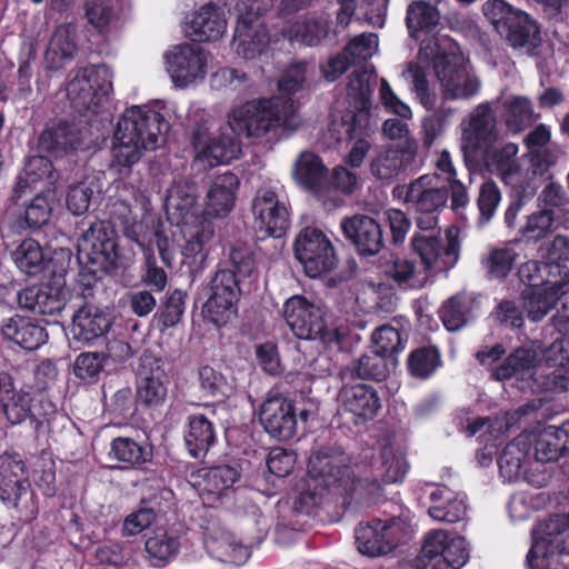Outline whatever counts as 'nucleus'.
<instances>
[{
  "label": "nucleus",
  "instance_id": "53",
  "mask_svg": "<svg viewBox=\"0 0 569 569\" xmlns=\"http://www.w3.org/2000/svg\"><path fill=\"white\" fill-rule=\"evenodd\" d=\"M206 547L214 558L223 562L240 563L248 557L247 549L236 542L234 537L229 532L209 537L206 540Z\"/></svg>",
  "mask_w": 569,
  "mask_h": 569
},
{
  "label": "nucleus",
  "instance_id": "8",
  "mask_svg": "<svg viewBox=\"0 0 569 569\" xmlns=\"http://www.w3.org/2000/svg\"><path fill=\"white\" fill-rule=\"evenodd\" d=\"M283 316L299 339L319 340L326 346L339 345L343 332L330 322L326 310L303 296H292L283 305Z\"/></svg>",
  "mask_w": 569,
  "mask_h": 569
},
{
  "label": "nucleus",
  "instance_id": "14",
  "mask_svg": "<svg viewBox=\"0 0 569 569\" xmlns=\"http://www.w3.org/2000/svg\"><path fill=\"white\" fill-rule=\"evenodd\" d=\"M211 54L197 43H180L163 53L164 68L174 87L184 89L202 81Z\"/></svg>",
  "mask_w": 569,
  "mask_h": 569
},
{
  "label": "nucleus",
  "instance_id": "12",
  "mask_svg": "<svg viewBox=\"0 0 569 569\" xmlns=\"http://www.w3.org/2000/svg\"><path fill=\"white\" fill-rule=\"evenodd\" d=\"M445 100L469 99L480 90V80L457 52H437L432 59Z\"/></svg>",
  "mask_w": 569,
  "mask_h": 569
},
{
  "label": "nucleus",
  "instance_id": "18",
  "mask_svg": "<svg viewBox=\"0 0 569 569\" xmlns=\"http://www.w3.org/2000/svg\"><path fill=\"white\" fill-rule=\"evenodd\" d=\"M0 498L24 511L27 519L36 515L37 508L24 463L18 455L0 456Z\"/></svg>",
  "mask_w": 569,
  "mask_h": 569
},
{
  "label": "nucleus",
  "instance_id": "39",
  "mask_svg": "<svg viewBox=\"0 0 569 569\" xmlns=\"http://www.w3.org/2000/svg\"><path fill=\"white\" fill-rule=\"evenodd\" d=\"M292 174L298 184L318 192L327 180L328 169L317 154L302 151L295 161Z\"/></svg>",
  "mask_w": 569,
  "mask_h": 569
},
{
  "label": "nucleus",
  "instance_id": "42",
  "mask_svg": "<svg viewBox=\"0 0 569 569\" xmlns=\"http://www.w3.org/2000/svg\"><path fill=\"white\" fill-rule=\"evenodd\" d=\"M74 34L76 27L72 24L57 27L46 51V61L50 69L61 68L64 61L73 57L77 51Z\"/></svg>",
  "mask_w": 569,
  "mask_h": 569
},
{
  "label": "nucleus",
  "instance_id": "38",
  "mask_svg": "<svg viewBox=\"0 0 569 569\" xmlns=\"http://www.w3.org/2000/svg\"><path fill=\"white\" fill-rule=\"evenodd\" d=\"M429 496L432 506L429 507L428 513L431 518L450 523L465 518L467 506L462 496L443 486L435 487Z\"/></svg>",
  "mask_w": 569,
  "mask_h": 569
},
{
  "label": "nucleus",
  "instance_id": "3",
  "mask_svg": "<svg viewBox=\"0 0 569 569\" xmlns=\"http://www.w3.org/2000/svg\"><path fill=\"white\" fill-rule=\"evenodd\" d=\"M170 124L164 116L147 106H132L118 121L112 139L111 166L121 173L137 163L144 150L164 143Z\"/></svg>",
  "mask_w": 569,
  "mask_h": 569
},
{
  "label": "nucleus",
  "instance_id": "41",
  "mask_svg": "<svg viewBox=\"0 0 569 569\" xmlns=\"http://www.w3.org/2000/svg\"><path fill=\"white\" fill-rule=\"evenodd\" d=\"M214 440L216 431L211 421L203 415L189 417L188 429L184 433V443L193 458L204 456Z\"/></svg>",
  "mask_w": 569,
  "mask_h": 569
},
{
  "label": "nucleus",
  "instance_id": "15",
  "mask_svg": "<svg viewBox=\"0 0 569 569\" xmlns=\"http://www.w3.org/2000/svg\"><path fill=\"white\" fill-rule=\"evenodd\" d=\"M266 8L259 1L241 2L238 4V21L236 24L232 48L236 54L244 60H251L264 52L270 38L267 27L260 20V13Z\"/></svg>",
  "mask_w": 569,
  "mask_h": 569
},
{
  "label": "nucleus",
  "instance_id": "11",
  "mask_svg": "<svg viewBox=\"0 0 569 569\" xmlns=\"http://www.w3.org/2000/svg\"><path fill=\"white\" fill-rule=\"evenodd\" d=\"M459 228L451 226L446 230V243L439 232H415L411 248L420 258L422 269L428 277L453 268L459 260Z\"/></svg>",
  "mask_w": 569,
  "mask_h": 569
},
{
  "label": "nucleus",
  "instance_id": "62",
  "mask_svg": "<svg viewBox=\"0 0 569 569\" xmlns=\"http://www.w3.org/2000/svg\"><path fill=\"white\" fill-rule=\"evenodd\" d=\"M351 376L361 379L382 380L388 375V363L386 357L375 351L359 358L351 368H347Z\"/></svg>",
  "mask_w": 569,
  "mask_h": 569
},
{
  "label": "nucleus",
  "instance_id": "4",
  "mask_svg": "<svg viewBox=\"0 0 569 569\" xmlns=\"http://www.w3.org/2000/svg\"><path fill=\"white\" fill-rule=\"evenodd\" d=\"M546 365L538 361V347L523 346L510 353L506 360L495 368L492 376L496 380L511 377H527L538 382V373L546 379L539 383L542 389H569V357L563 353V342L557 340L543 352Z\"/></svg>",
  "mask_w": 569,
  "mask_h": 569
},
{
  "label": "nucleus",
  "instance_id": "16",
  "mask_svg": "<svg viewBox=\"0 0 569 569\" xmlns=\"http://www.w3.org/2000/svg\"><path fill=\"white\" fill-rule=\"evenodd\" d=\"M194 162L203 169L230 162L241 152L240 142L232 134L230 127L226 132L212 131L207 121L199 124L193 134Z\"/></svg>",
  "mask_w": 569,
  "mask_h": 569
},
{
  "label": "nucleus",
  "instance_id": "63",
  "mask_svg": "<svg viewBox=\"0 0 569 569\" xmlns=\"http://www.w3.org/2000/svg\"><path fill=\"white\" fill-rule=\"evenodd\" d=\"M470 302L462 296L450 298L440 309L443 326L449 331L459 330L468 320Z\"/></svg>",
  "mask_w": 569,
  "mask_h": 569
},
{
  "label": "nucleus",
  "instance_id": "48",
  "mask_svg": "<svg viewBox=\"0 0 569 569\" xmlns=\"http://www.w3.org/2000/svg\"><path fill=\"white\" fill-rule=\"evenodd\" d=\"M409 159L406 150L386 148L372 159L371 172L380 180H390L406 169Z\"/></svg>",
  "mask_w": 569,
  "mask_h": 569
},
{
  "label": "nucleus",
  "instance_id": "56",
  "mask_svg": "<svg viewBox=\"0 0 569 569\" xmlns=\"http://www.w3.org/2000/svg\"><path fill=\"white\" fill-rule=\"evenodd\" d=\"M163 372L159 367L150 372H140L138 383V398L146 405H159L167 396V388L162 381Z\"/></svg>",
  "mask_w": 569,
  "mask_h": 569
},
{
  "label": "nucleus",
  "instance_id": "37",
  "mask_svg": "<svg viewBox=\"0 0 569 569\" xmlns=\"http://www.w3.org/2000/svg\"><path fill=\"white\" fill-rule=\"evenodd\" d=\"M531 436L522 433L509 442L498 458L500 475L508 481L519 479L529 463Z\"/></svg>",
  "mask_w": 569,
  "mask_h": 569
},
{
  "label": "nucleus",
  "instance_id": "43",
  "mask_svg": "<svg viewBox=\"0 0 569 569\" xmlns=\"http://www.w3.org/2000/svg\"><path fill=\"white\" fill-rule=\"evenodd\" d=\"M80 144L78 131L67 124L49 127L39 138L40 149L56 157H61L69 151L77 150Z\"/></svg>",
  "mask_w": 569,
  "mask_h": 569
},
{
  "label": "nucleus",
  "instance_id": "58",
  "mask_svg": "<svg viewBox=\"0 0 569 569\" xmlns=\"http://www.w3.org/2000/svg\"><path fill=\"white\" fill-rule=\"evenodd\" d=\"M449 535L445 530L430 531L421 549V553L416 562L423 569H440L439 558H442L448 542Z\"/></svg>",
  "mask_w": 569,
  "mask_h": 569
},
{
  "label": "nucleus",
  "instance_id": "28",
  "mask_svg": "<svg viewBox=\"0 0 569 569\" xmlns=\"http://www.w3.org/2000/svg\"><path fill=\"white\" fill-rule=\"evenodd\" d=\"M542 528L543 522L533 530V545L526 558L528 569H557L559 555L569 553V547L562 543L559 535L551 536Z\"/></svg>",
  "mask_w": 569,
  "mask_h": 569
},
{
  "label": "nucleus",
  "instance_id": "50",
  "mask_svg": "<svg viewBox=\"0 0 569 569\" xmlns=\"http://www.w3.org/2000/svg\"><path fill=\"white\" fill-rule=\"evenodd\" d=\"M11 258L17 268L28 274H39L46 266V257L38 241L28 238L11 252Z\"/></svg>",
  "mask_w": 569,
  "mask_h": 569
},
{
  "label": "nucleus",
  "instance_id": "33",
  "mask_svg": "<svg viewBox=\"0 0 569 569\" xmlns=\"http://www.w3.org/2000/svg\"><path fill=\"white\" fill-rule=\"evenodd\" d=\"M110 327L111 320L103 310L94 306H84L74 313L71 332L77 341L92 343Z\"/></svg>",
  "mask_w": 569,
  "mask_h": 569
},
{
  "label": "nucleus",
  "instance_id": "47",
  "mask_svg": "<svg viewBox=\"0 0 569 569\" xmlns=\"http://www.w3.org/2000/svg\"><path fill=\"white\" fill-rule=\"evenodd\" d=\"M356 0H338L341 8L337 14L338 26L345 28L349 24L356 9L362 10L365 18L373 24H382L387 13L388 0H362L355 4Z\"/></svg>",
  "mask_w": 569,
  "mask_h": 569
},
{
  "label": "nucleus",
  "instance_id": "57",
  "mask_svg": "<svg viewBox=\"0 0 569 569\" xmlns=\"http://www.w3.org/2000/svg\"><path fill=\"white\" fill-rule=\"evenodd\" d=\"M440 365V352L435 347L418 348L408 358L409 372L420 379L429 378Z\"/></svg>",
  "mask_w": 569,
  "mask_h": 569
},
{
  "label": "nucleus",
  "instance_id": "36",
  "mask_svg": "<svg viewBox=\"0 0 569 569\" xmlns=\"http://www.w3.org/2000/svg\"><path fill=\"white\" fill-rule=\"evenodd\" d=\"M531 436L535 443V459L549 462L569 451V420L561 426H548L538 436Z\"/></svg>",
  "mask_w": 569,
  "mask_h": 569
},
{
  "label": "nucleus",
  "instance_id": "7",
  "mask_svg": "<svg viewBox=\"0 0 569 569\" xmlns=\"http://www.w3.org/2000/svg\"><path fill=\"white\" fill-rule=\"evenodd\" d=\"M306 486L311 496L338 490L359 493V476L350 467V458L339 448L325 447L313 451L307 467Z\"/></svg>",
  "mask_w": 569,
  "mask_h": 569
},
{
  "label": "nucleus",
  "instance_id": "32",
  "mask_svg": "<svg viewBox=\"0 0 569 569\" xmlns=\"http://www.w3.org/2000/svg\"><path fill=\"white\" fill-rule=\"evenodd\" d=\"M68 300V290L58 287H31L19 293L21 307L34 313L53 316L60 313Z\"/></svg>",
  "mask_w": 569,
  "mask_h": 569
},
{
  "label": "nucleus",
  "instance_id": "51",
  "mask_svg": "<svg viewBox=\"0 0 569 569\" xmlns=\"http://www.w3.org/2000/svg\"><path fill=\"white\" fill-rule=\"evenodd\" d=\"M440 12L432 3L415 0L407 8L406 23L409 34L417 39L422 30H430L439 23Z\"/></svg>",
  "mask_w": 569,
  "mask_h": 569
},
{
  "label": "nucleus",
  "instance_id": "59",
  "mask_svg": "<svg viewBox=\"0 0 569 569\" xmlns=\"http://www.w3.org/2000/svg\"><path fill=\"white\" fill-rule=\"evenodd\" d=\"M54 191L39 192L24 210V222L29 229H40L47 224L52 213Z\"/></svg>",
  "mask_w": 569,
  "mask_h": 569
},
{
  "label": "nucleus",
  "instance_id": "64",
  "mask_svg": "<svg viewBox=\"0 0 569 569\" xmlns=\"http://www.w3.org/2000/svg\"><path fill=\"white\" fill-rule=\"evenodd\" d=\"M199 385L207 397H228L233 391L232 383L209 366L199 369Z\"/></svg>",
  "mask_w": 569,
  "mask_h": 569
},
{
  "label": "nucleus",
  "instance_id": "5",
  "mask_svg": "<svg viewBox=\"0 0 569 569\" xmlns=\"http://www.w3.org/2000/svg\"><path fill=\"white\" fill-rule=\"evenodd\" d=\"M299 124L295 102L282 97L246 102L234 108L229 117L232 132L254 139L278 137L297 129Z\"/></svg>",
  "mask_w": 569,
  "mask_h": 569
},
{
  "label": "nucleus",
  "instance_id": "1",
  "mask_svg": "<svg viewBox=\"0 0 569 569\" xmlns=\"http://www.w3.org/2000/svg\"><path fill=\"white\" fill-rule=\"evenodd\" d=\"M164 209L168 220L178 229L174 241L181 249L182 263L190 272L199 271L207 259L214 226L198 201L196 184L173 181L167 191Z\"/></svg>",
  "mask_w": 569,
  "mask_h": 569
},
{
  "label": "nucleus",
  "instance_id": "9",
  "mask_svg": "<svg viewBox=\"0 0 569 569\" xmlns=\"http://www.w3.org/2000/svg\"><path fill=\"white\" fill-rule=\"evenodd\" d=\"M77 259L80 264L92 267L90 272L98 270L111 272L130 264L131 258L119 252L117 233L103 221L94 222L83 232L77 243Z\"/></svg>",
  "mask_w": 569,
  "mask_h": 569
},
{
  "label": "nucleus",
  "instance_id": "60",
  "mask_svg": "<svg viewBox=\"0 0 569 569\" xmlns=\"http://www.w3.org/2000/svg\"><path fill=\"white\" fill-rule=\"evenodd\" d=\"M519 278L528 287L531 286H546L557 284V281L561 278V270L558 267H549L545 261H528L523 263L519 269Z\"/></svg>",
  "mask_w": 569,
  "mask_h": 569
},
{
  "label": "nucleus",
  "instance_id": "2",
  "mask_svg": "<svg viewBox=\"0 0 569 569\" xmlns=\"http://www.w3.org/2000/svg\"><path fill=\"white\" fill-rule=\"evenodd\" d=\"M376 80L377 74L372 68L353 71L346 91L348 107L345 111L333 113L329 126V133L335 141H349L347 162L352 167H360L371 148L369 137L377 126L370 114Z\"/></svg>",
  "mask_w": 569,
  "mask_h": 569
},
{
  "label": "nucleus",
  "instance_id": "27",
  "mask_svg": "<svg viewBox=\"0 0 569 569\" xmlns=\"http://www.w3.org/2000/svg\"><path fill=\"white\" fill-rule=\"evenodd\" d=\"M239 179L232 172H224L214 177L208 184L206 193L204 214L214 218H224L234 207Z\"/></svg>",
  "mask_w": 569,
  "mask_h": 569
},
{
  "label": "nucleus",
  "instance_id": "55",
  "mask_svg": "<svg viewBox=\"0 0 569 569\" xmlns=\"http://www.w3.org/2000/svg\"><path fill=\"white\" fill-rule=\"evenodd\" d=\"M516 244V242H510L501 248L490 250L483 260V267L491 277L505 278L512 270L519 257Z\"/></svg>",
  "mask_w": 569,
  "mask_h": 569
},
{
  "label": "nucleus",
  "instance_id": "61",
  "mask_svg": "<svg viewBox=\"0 0 569 569\" xmlns=\"http://www.w3.org/2000/svg\"><path fill=\"white\" fill-rule=\"evenodd\" d=\"M238 299L217 298L214 293H210L202 312L204 318L217 327H221L230 322L237 316Z\"/></svg>",
  "mask_w": 569,
  "mask_h": 569
},
{
  "label": "nucleus",
  "instance_id": "31",
  "mask_svg": "<svg viewBox=\"0 0 569 569\" xmlns=\"http://www.w3.org/2000/svg\"><path fill=\"white\" fill-rule=\"evenodd\" d=\"M30 392L14 389L11 375L0 371V410L11 425H19L31 413Z\"/></svg>",
  "mask_w": 569,
  "mask_h": 569
},
{
  "label": "nucleus",
  "instance_id": "45",
  "mask_svg": "<svg viewBox=\"0 0 569 569\" xmlns=\"http://www.w3.org/2000/svg\"><path fill=\"white\" fill-rule=\"evenodd\" d=\"M144 548L152 565L161 567L178 555L180 541L173 532L158 529L146 540Z\"/></svg>",
  "mask_w": 569,
  "mask_h": 569
},
{
  "label": "nucleus",
  "instance_id": "24",
  "mask_svg": "<svg viewBox=\"0 0 569 569\" xmlns=\"http://www.w3.org/2000/svg\"><path fill=\"white\" fill-rule=\"evenodd\" d=\"M228 20L222 7L208 2L197 8L187 21V32L194 41L213 42L227 31Z\"/></svg>",
  "mask_w": 569,
  "mask_h": 569
},
{
  "label": "nucleus",
  "instance_id": "25",
  "mask_svg": "<svg viewBox=\"0 0 569 569\" xmlns=\"http://www.w3.org/2000/svg\"><path fill=\"white\" fill-rule=\"evenodd\" d=\"M408 463L399 446L389 442L381 449V462L372 477L359 476V495H372L379 490V478L386 482H398L403 479Z\"/></svg>",
  "mask_w": 569,
  "mask_h": 569
},
{
  "label": "nucleus",
  "instance_id": "29",
  "mask_svg": "<svg viewBox=\"0 0 569 569\" xmlns=\"http://www.w3.org/2000/svg\"><path fill=\"white\" fill-rule=\"evenodd\" d=\"M496 119L489 104H479L462 123L461 149L467 154L495 137Z\"/></svg>",
  "mask_w": 569,
  "mask_h": 569
},
{
  "label": "nucleus",
  "instance_id": "17",
  "mask_svg": "<svg viewBox=\"0 0 569 569\" xmlns=\"http://www.w3.org/2000/svg\"><path fill=\"white\" fill-rule=\"evenodd\" d=\"M295 254L310 278L331 271L337 256L331 240L317 228L307 227L295 241Z\"/></svg>",
  "mask_w": 569,
  "mask_h": 569
},
{
  "label": "nucleus",
  "instance_id": "34",
  "mask_svg": "<svg viewBox=\"0 0 569 569\" xmlns=\"http://www.w3.org/2000/svg\"><path fill=\"white\" fill-rule=\"evenodd\" d=\"M1 333L6 340L29 351L41 347L48 338L43 327L21 316L3 320Z\"/></svg>",
  "mask_w": 569,
  "mask_h": 569
},
{
  "label": "nucleus",
  "instance_id": "19",
  "mask_svg": "<svg viewBox=\"0 0 569 569\" xmlns=\"http://www.w3.org/2000/svg\"><path fill=\"white\" fill-rule=\"evenodd\" d=\"M112 217L119 221L128 239L143 247L153 223L148 193L136 190L130 200L116 202L112 207Z\"/></svg>",
  "mask_w": 569,
  "mask_h": 569
},
{
  "label": "nucleus",
  "instance_id": "44",
  "mask_svg": "<svg viewBox=\"0 0 569 569\" xmlns=\"http://www.w3.org/2000/svg\"><path fill=\"white\" fill-rule=\"evenodd\" d=\"M385 274L398 286L408 289H420L429 281L428 272L407 258H397L387 263Z\"/></svg>",
  "mask_w": 569,
  "mask_h": 569
},
{
  "label": "nucleus",
  "instance_id": "54",
  "mask_svg": "<svg viewBox=\"0 0 569 569\" xmlns=\"http://www.w3.org/2000/svg\"><path fill=\"white\" fill-rule=\"evenodd\" d=\"M109 457L119 462L134 466L150 459V450L131 438L119 437L112 440Z\"/></svg>",
  "mask_w": 569,
  "mask_h": 569
},
{
  "label": "nucleus",
  "instance_id": "49",
  "mask_svg": "<svg viewBox=\"0 0 569 569\" xmlns=\"http://www.w3.org/2000/svg\"><path fill=\"white\" fill-rule=\"evenodd\" d=\"M507 42L513 48L536 46L539 29L527 13L520 11L517 19H513L499 31Z\"/></svg>",
  "mask_w": 569,
  "mask_h": 569
},
{
  "label": "nucleus",
  "instance_id": "23",
  "mask_svg": "<svg viewBox=\"0 0 569 569\" xmlns=\"http://www.w3.org/2000/svg\"><path fill=\"white\" fill-rule=\"evenodd\" d=\"M264 430L280 440H289L297 432V412L293 402L283 396L267 398L259 411Z\"/></svg>",
  "mask_w": 569,
  "mask_h": 569
},
{
  "label": "nucleus",
  "instance_id": "46",
  "mask_svg": "<svg viewBox=\"0 0 569 569\" xmlns=\"http://www.w3.org/2000/svg\"><path fill=\"white\" fill-rule=\"evenodd\" d=\"M58 172L53 169L51 161L42 156L31 157L26 166L23 176L19 180V188L31 187L42 183L43 190H53L58 180Z\"/></svg>",
  "mask_w": 569,
  "mask_h": 569
},
{
  "label": "nucleus",
  "instance_id": "20",
  "mask_svg": "<svg viewBox=\"0 0 569 569\" xmlns=\"http://www.w3.org/2000/svg\"><path fill=\"white\" fill-rule=\"evenodd\" d=\"M253 229L261 240L280 238L289 226L288 210L271 189H260L253 199Z\"/></svg>",
  "mask_w": 569,
  "mask_h": 569
},
{
  "label": "nucleus",
  "instance_id": "10",
  "mask_svg": "<svg viewBox=\"0 0 569 569\" xmlns=\"http://www.w3.org/2000/svg\"><path fill=\"white\" fill-rule=\"evenodd\" d=\"M112 89V71L102 64L76 70L66 91L77 110L96 112L108 101Z\"/></svg>",
  "mask_w": 569,
  "mask_h": 569
},
{
  "label": "nucleus",
  "instance_id": "52",
  "mask_svg": "<svg viewBox=\"0 0 569 569\" xmlns=\"http://www.w3.org/2000/svg\"><path fill=\"white\" fill-rule=\"evenodd\" d=\"M503 109L506 124L512 132L523 130L537 118L531 102L526 97L516 96L506 99Z\"/></svg>",
  "mask_w": 569,
  "mask_h": 569
},
{
  "label": "nucleus",
  "instance_id": "21",
  "mask_svg": "<svg viewBox=\"0 0 569 569\" xmlns=\"http://www.w3.org/2000/svg\"><path fill=\"white\" fill-rule=\"evenodd\" d=\"M238 479V470L223 465L192 471L188 477V483L196 490L204 505L214 506L232 490Z\"/></svg>",
  "mask_w": 569,
  "mask_h": 569
},
{
  "label": "nucleus",
  "instance_id": "26",
  "mask_svg": "<svg viewBox=\"0 0 569 569\" xmlns=\"http://www.w3.org/2000/svg\"><path fill=\"white\" fill-rule=\"evenodd\" d=\"M338 401L345 411L352 415L356 423L371 420L381 407L377 391L365 383L345 385Z\"/></svg>",
  "mask_w": 569,
  "mask_h": 569
},
{
  "label": "nucleus",
  "instance_id": "13",
  "mask_svg": "<svg viewBox=\"0 0 569 569\" xmlns=\"http://www.w3.org/2000/svg\"><path fill=\"white\" fill-rule=\"evenodd\" d=\"M412 532L408 518L373 519L356 529V545L360 553L378 557L391 551Z\"/></svg>",
  "mask_w": 569,
  "mask_h": 569
},
{
  "label": "nucleus",
  "instance_id": "22",
  "mask_svg": "<svg viewBox=\"0 0 569 569\" xmlns=\"http://www.w3.org/2000/svg\"><path fill=\"white\" fill-rule=\"evenodd\" d=\"M393 194L419 212H436L448 199L435 174H425L410 184L398 186Z\"/></svg>",
  "mask_w": 569,
  "mask_h": 569
},
{
  "label": "nucleus",
  "instance_id": "35",
  "mask_svg": "<svg viewBox=\"0 0 569 569\" xmlns=\"http://www.w3.org/2000/svg\"><path fill=\"white\" fill-rule=\"evenodd\" d=\"M328 34L329 18L325 13L303 16L283 29L289 41L308 47L318 46Z\"/></svg>",
  "mask_w": 569,
  "mask_h": 569
},
{
  "label": "nucleus",
  "instance_id": "30",
  "mask_svg": "<svg viewBox=\"0 0 569 569\" xmlns=\"http://www.w3.org/2000/svg\"><path fill=\"white\" fill-rule=\"evenodd\" d=\"M343 233L362 254H376L382 247V232L375 219L368 216H355L341 223Z\"/></svg>",
  "mask_w": 569,
  "mask_h": 569
},
{
  "label": "nucleus",
  "instance_id": "40",
  "mask_svg": "<svg viewBox=\"0 0 569 569\" xmlns=\"http://www.w3.org/2000/svg\"><path fill=\"white\" fill-rule=\"evenodd\" d=\"M561 286H531L522 291V308L531 321H540L556 306L557 292Z\"/></svg>",
  "mask_w": 569,
  "mask_h": 569
},
{
  "label": "nucleus",
  "instance_id": "6",
  "mask_svg": "<svg viewBox=\"0 0 569 569\" xmlns=\"http://www.w3.org/2000/svg\"><path fill=\"white\" fill-rule=\"evenodd\" d=\"M518 151L516 143H506L489 153L487 166L520 198L532 197L542 178L552 168V160L548 152L526 153L519 160H515Z\"/></svg>",
  "mask_w": 569,
  "mask_h": 569
}]
</instances>
